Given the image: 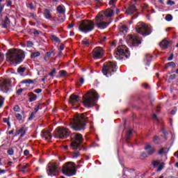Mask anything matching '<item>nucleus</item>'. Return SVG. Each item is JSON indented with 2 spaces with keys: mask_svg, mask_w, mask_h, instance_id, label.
Wrapping results in <instances>:
<instances>
[{
  "mask_svg": "<svg viewBox=\"0 0 178 178\" xmlns=\"http://www.w3.org/2000/svg\"><path fill=\"white\" fill-rule=\"evenodd\" d=\"M86 116L87 113L75 115L74 119L70 122V129L74 130V131H81V130L86 129L87 121L88 120V117Z\"/></svg>",
  "mask_w": 178,
  "mask_h": 178,
  "instance_id": "1",
  "label": "nucleus"
},
{
  "mask_svg": "<svg viewBox=\"0 0 178 178\" xmlns=\"http://www.w3.org/2000/svg\"><path fill=\"white\" fill-rule=\"evenodd\" d=\"M100 97L97 90L91 89L83 96V104L86 108H92L97 105Z\"/></svg>",
  "mask_w": 178,
  "mask_h": 178,
  "instance_id": "2",
  "label": "nucleus"
},
{
  "mask_svg": "<svg viewBox=\"0 0 178 178\" xmlns=\"http://www.w3.org/2000/svg\"><path fill=\"white\" fill-rule=\"evenodd\" d=\"M84 139L81 134L74 133L71 134L70 147L73 151H86V147L83 144Z\"/></svg>",
  "mask_w": 178,
  "mask_h": 178,
  "instance_id": "3",
  "label": "nucleus"
},
{
  "mask_svg": "<svg viewBox=\"0 0 178 178\" xmlns=\"http://www.w3.org/2000/svg\"><path fill=\"white\" fill-rule=\"evenodd\" d=\"M24 58H26L24 51L15 49L13 52H10L7 56V60L12 62L13 63H15L16 65H19L23 62Z\"/></svg>",
  "mask_w": 178,
  "mask_h": 178,
  "instance_id": "4",
  "label": "nucleus"
},
{
  "mask_svg": "<svg viewBox=\"0 0 178 178\" xmlns=\"http://www.w3.org/2000/svg\"><path fill=\"white\" fill-rule=\"evenodd\" d=\"M115 69L116 62L108 61L104 63L102 72L104 76L111 77V76H112V73H115V72H116Z\"/></svg>",
  "mask_w": 178,
  "mask_h": 178,
  "instance_id": "5",
  "label": "nucleus"
},
{
  "mask_svg": "<svg viewBox=\"0 0 178 178\" xmlns=\"http://www.w3.org/2000/svg\"><path fill=\"white\" fill-rule=\"evenodd\" d=\"M79 29L83 33H90L95 29V23L92 20L83 19L79 24Z\"/></svg>",
  "mask_w": 178,
  "mask_h": 178,
  "instance_id": "6",
  "label": "nucleus"
},
{
  "mask_svg": "<svg viewBox=\"0 0 178 178\" xmlns=\"http://www.w3.org/2000/svg\"><path fill=\"white\" fill-rule=\"evenodd\" d=\"M72 132L69 131L68 129L63 127H59L54 131L55 138H58L59 140H64L70 137Z\"/></svg>",
  "mask_w": 178,
  "mask_h": 178,
  "instance_id": "7",
  "label": "nucleus"
},
{
  "mask_svg": "<svg viewBox=\"0 0 178 178\" xmlns=\"http://www.w3.org/2000/svg\"><path fill=\"white\" fill-rule=\"evenodd\" d=\"M74 165V163L72 161L66 163L65 165L63 166L62 170L63 175H65V176H68L69 177L74 176V175L77 173V170L76 169V167L74 165Z\"/></svg>",
  "mask_w": 178,
  "mask_h": 178,
  "instance_id": "8",
  "label": "nucleus"
},
{
  "mask_svg": "<svg viewBox=\"0 0 178 178\" xmlns=\"http://www.w3.org/2000/svg\"><path fill=\"white\" fill-rule=\"evenodd\" d=\"M136 30L138 34H141L143 37H147L149 35L152 31L148 26L145 25L144 23H138L136 26Z\"/></svg>",
  "mask_w": 178,
  "mask_h": 178,
  "instance_id": "9",
  "label": "nucleus"
},
{
  "mask_svg": "<svg viewBox=\"0 0 178 178\" xmlns=\"http://www.w3.org/2000/svg\"><path fill=\"white\" fill-rule=\"evenodd\" d=\"M114 55L118 60H123V59H129L130 58V51L127 49L124 50L122 48H118Z\"/></svg>",
  "mask_w": 178,
  "mask_h": 178,
  "instance_id": "10",
  "label": "nucleus"
},
{
  "mask_svg": "<svg viewBox=\"0 0 178 178\" xmlns=\"http://www.w3.org/2000/svg\"><path fill=\"white\" fill-rule=\"evenodd\" d=\"M110 24L111 22H106L104 21V15H97L95 17V26H97L98 29L104 30V29H106V27H108Z\"/></svg>",
  "mask_w": 178,
  "mask_h": 178,
  "instance_id": "11",
  "label": "nucleus"
},
{
  "mask_svg": "<svg viewBox=\"0 0 178 178\" xmlns=\"http://www.w3.org/2000/svg\"><path fill=\"white\" fill-rule=\"evenodd\" d=\"M93 59H102L105 55V51L101 47H96L92 51Z\"/></svg>",
  "mask_w": 178,
  "mask_h": 178,
  "instance_id": "12",
  "label": "nucleus"
},
{
  "mask_svg": "<svg viewBox=\"0 0 178 178\" xmlns=\"http://www.w3.org/2000/svg\"><path fill=\"white\" fill-rule=\"evenodd\" d=\"M12 87V81L9 79H3L0 84V88L3 92H8Z\"/></svg>",
  "mask_w": 178,
  "mask_h": 178,
  "instance_id": "13",
  "label": "nucleus"
},
{
  "mask_svg": "<svg viewBox=\"0 0 178 178\" xmlns=\"http://www.w3.org/2000/svg\"><path fill=\"white\" fill-rule=\"evenodd\" d=\"M58 173V165L53 163L48 164L47 174L49 176H55Z\"/></svg>",
  "mask_w": 178,
  "mask_h": 178,
  "instance_id": "14",
  "label": "nucleus"
},
{
  "mask_svg": "<svg viewBox=\"0 0 178 178\" xmlns=\"http://www.w3.org/2000/svg\"><path fill=\"white\" fill-rule=\"evenodd\" d=\"M144 149L146 152V154H147V155L149 156L154 155V154H155L156 151V149H155V147L148 143L145 144Z\"/></svg>",
  "mask_w": 178,
  "mask_h": 178,
  "instance_id": "15",
  "label": "nucleus"
},
{
  "mask_svg": "<svg viewBox=\"0 0 178 178\" xmlns=\"http://www.w3.org/2000/svg\"><path fill=\"white\" fill-rule=\"evenodd\" d=\"M132 42V47H138L141 44V38L136 35H132L130 37Z\"/></svg>",
  "mask_w": 178,
  "mask_h": 178,
  "instance_id": "16",
  "label": "nucleus"
},
{
  "mask_svg": "<svg viewBox=\"0 0 178 178\" xmlns=\"http://www.w3.org/2000/svg\"><path fill=\"white\" fill-rule=\"evenodd\" d=\"M42 138H45V140H51L52 138V135L49 131L43 129L40 134Z\"/></svg>",
  "mask_w": 178,
  "mask_h": 178,
  "instance_id": "17",
  "label": "nucleus"
},
{
  "mask_svg": "<svg viewBox=\"0 0 178 178\" xmlns=\"http://www.w3.org/2000/svg\"><path fill=\"white\" fill-rule=\"evenodd\" d=\"M80 102V96L77 95L72 94L70 97L69 103L74 105V104Z\"/></svg>",
  "mask_w": 178,
  "mask_h": 178,
  "instance_id": "18",
  "label": "nucleus"
},
{
  "mask_svg": "<svg viewBox=\"0 0 178 178\" xmlns=\"http://www.w3.org/2000/svg\"><path fill=\"white\" fill-rule=\"evenodd\" d=\"M169 45H170V40H168L166 39L159 43V47H161L163 51H164V49H168V48H169Z\"/></svg>",
  "mask_w": 178,
  "mask_h": 178,
  "instance_id": "19",
  "label": "nucleus"
},
{
  "mask_svg": "<svg viewBox=\"0 0 178 178\" xmlns=\"http://www.w3.org/2000/svg\"><path fill=\"white\" fill-rule=\"evenodd\" d=\"M136 11L137 8H136V5L132 4L127 8L126 12L128 15H133V13H134Z\"/></svg>",
  "mask_w": 178,
  "mask_h": 178,
  "instance_id": "20",
  "label": "nucleus"
},
{
  "mask_svg": "<svg viewBox=\"0 0 178 178\" xmlns=\"http://www.w3.org/2000/svg\"><path fill=\"white\" fill-rule=\"evenodd\" d=\"M20 138H23V137H24V136H26V131L24 130V127H21L19 130H16L15 136L17 137V136H19V134H20Z\"/></svg>",
  "mask_w": 178,
  "mask_h": 178,
  "instance_id": "21",
  "label": "nucleus"
},
{
  "mask_svg": "<svg viewBox=\"0 0 178 178\" xmlns=\"http://www.w3.org/2000/svg\"><path fill=\"white\" fill-rule=\"evenodd\" d=\"M28 97H29V102H34V101H37V95L34 94L32 92L28 93Z\"/></svg>",
  "mask_w": 178,
  "mask_h": 178,
  "instance_id": "22",
  "label": "nucleus"
},
{
  "mask_svg": "<svg viewBox=\"0 0 178 178\" xmlns=\"http://www.w3.org/2000/svg\"><path fill=\"white\" fill-rule=\"evenodd\" d=\"M119 30H120V33H123L124 34L127 33L129 28H127V26L123 24H120L119 25Z\"/></svg>",
  "mask_w": 178,
  "mask_h": 178,
  "instance_id": "23",
  "label": "nucleus"
},
{
  "mask_svg": "<svg viewBox=\"0 0 178 178\" xmlns=\"http://www.w3.org/2000/svg\"><path fill=\"white\" fill-rule=\"evenodd\" d=\"M57 12L60 13V15H63L65 13V6L63 5H60L57 7Z\"/></svg>",
  "mask_w": 178,
  "mask_h": 178,
  "instance_id": "24",
  "label": "nucleus"
},
{
  "mask_svg": "<svg viewBox=\"0 0 178 178\" xmlns=\"http://www.w3.org/2000/svg\"><path fill=\"white\" fill-rule=\"evenodd\" d=\"M44 16L45 19H51V17H52V15H51V10L49 9H45Z\"/></svg>",
  "mask_w": 178,
  "mask_h": 178,
  "instance_id": "25",
  "label": "nucleus"
},
{
  "mask_svg": "<svg viewBox=\"0 0 178 178\" xmlns=\"http://www.w3.org/2000/svg\"><path fill=\"white\" fill-rule=\"evenodd\" d=\"M126 172H128L129 173H131V172H134V169L127 168H124L123 169L122 176H125V177H128L129 175L127 174H126Z\"/></svg>",
  "mask_w": 178,
  "mask_h": 178,
  "instance_id": "26",
  "label": "nucleus"
},
{
  "mask_svg": "<svg viewBox=\"0 0 178 178\" xmlns=\"http://www.w3.org/2000/svg\"><path fill=\"white\" fill-rule=\"evenodd\" d=\"M172 67L173 69H175V67H176V63H175V62L172 61V62H168V63H166L165 65V69H169V67Z\"/></svg>",
  "mask_w": 178,
  "mask_h": 178,
  "instance_id": "27",
  "label": "nucleus"
},
{
  "mask_svg": "<svg viewBox=\"0 0 178 178\" xmlns=\"http://www.w3.org/2000/svg\"><path fill=\"white\" fill-rule=\"evenodd\" d=\"M10 21H9V17H8V16H6L4 21L3 22V29H6L8 27V24H9Z\"/></svg>",
  "mask_w": 178,
  "mask_h": 178,
  "instance_id": "28",
  "label": "nucleus"
},
{
  "mask_svg": "<svg viewBox=\"0 0 178 178\" xmlns=\"http://www.w3.org/2000/svg\"><path fill=\"white\" fill-rule=\"evenodd\" d=\"M105 17H112L113 16V10H106L104 13Z\"/></svg>",
  "mask_w": 178,
  "mask_h": 178,
  "instance_id": "29",
  "label": "nucleus"
},
{
  "mask_svg": "<svg viewBox=\"0 0 178 178\" xmlns=\"http://www.w3.org/2000/svg\"><path fill=\"white\" fill-rule=\"evenodd\" d=\"M82 45H84L85 47H89L90 45V40H88L87 38H84L82 41Z\"/></svg>",
  "mask_w": 178,
  "mask_h": 178,
  "instance_id": "30",
  "label": "nucleus"
},
{
  "mask_svg": "<svg viewBox=\"0 0 178 178\" xmlns=\"http://www.w3.org/2000/svg\"><path fill=\"white\" fill-rule=\"evenodd\" d=\"M50 38L52 41H54V42H60V39H59V38L55 35H51Z\"/></svg>",
  "mask_w": 178,
  "mask_h": 178,
  "instance_id": "31",
  "label": "nucleus"
},
{
  "mask_svg": "<svg viewBox=\"0 0 178 178\" xmlns=\"http://www.w3.org/2000/svg\"><path fill=\"white\" fill-rule=\"evenodd\" d=\"M40 55H41V53H40V51L33 52L31 54V59H35V58H38V56H40Z\"/></svg>",
  "mask_w": 178,
  "mask_h": 178,
  "instance_id": "32",
  "label": "nucleus"
},
{
  "mask_svg": "<svg viewBox=\"0 0 178 178\" xmlns=\"http://www.w3.org/2000/svg\"><path fill=\"white\" fill-rule=\"evenodd\" d=\"M10 117H8V118H3V123H7V125L8 126V127H10L11 126V124H10Z\"/></svg>",
  "mask_w": 178,
  "mask_h": 178,
  "instance_id": "33",
  "label": "nucleus"
},
{
  "mask_svg": "<svg viewBox=\"0 0 178 178\" xmlns=\"http://www.w3.org/2000/svg\"><path fill=\"white\" fill-rule=\"evenodd\" d=\"M26 8L30 9V10H35V6H34V3H27Z\"/></svg>",
  "mask_w": 178,
  "mask_h": 178,
  "instance_id": "34",
  "label": "nucleus"
},
{
  "mask_svg": "<svg viewBox=\"0 0 178 178\" xmlns=\"http://www.w3.org/2000/svg\"><path fill=\"white\" fill-rule=\"evenodd\" d=\"M133 134V131L128 130L127 134H126V140L127 141H129L130 140V138L131 137V135Z\"/></svg>",
  "mask_w": 178,
  "mask_h": 178,
  "instance_id": "35",
  "label": "nucleus"
},
{
  "mask_svg": "<svg viewBox=\"0 0 178 178\" xmlns=\"http://www.w3.org/2000/svg\"><path fill=\"white\" fill-rule=\"evenodd\" d=\"M22 83L24 84H34L35 81L33 79H25L24 81H22Z\"/></svg>",
  "mask_w": 178,
  "mask_h": 178,
  "instance_id": "36",
  "label": "nucleus"
},
{
  "mask_svg": "<svg viewBox=\"0 0 178 178\" xmlns=\"http://www.w3.org/2000/svg\"><path fill=\"white\" fill-rule=\"evenodd\" d=\"M83 84H84V78L81 77V78H79V81L76 82V86L81 87V86H83Z\"/></svg>",
  "mask_w": 178,
  "mask_h": 178,
  "instance_id": "37",
  "label": "nucleus"
},
{
  "mask_svg": "<svg viewBox=\"0 0 178 178\" xmlns=\"http://www.w3.org/2000/svg\"><path fill=\"white\" fill-rule=\"evenodd\" d=\"M145 158H148V154H147V152H143L140 154V159H145Z\"/></svg>",
  "mask_w": 178,
  "mask_h": 178,
  "instance_id": "38",
  "label": "nucleus"
},
{
  "mask_svg": "<svg viewBox=\"0 0 178 178\" xmlns=\"http://www.w3.org/2000/svg\"><path fill=\"white\" fill-rule=\"evenodd\" d=\"M165 20L167 22H172V20H173V16H172V15L168 14L165 16Z\"/></svg>",
  "mask_w": 178,
  "mask_h": 178,
  "instance_id": "39",
  "label": "nucleus"
},
{
  "mask_svg": "<svg viewBox=\"0 0 178 178\" xmlns=\"http://www.w3.org/2000/svg\"><path fill=\"white\" fill-rule=\"evenodd\" d=\"M5 103V98L0 95V108L3 106V104Z\"/></svg>",
  "mask_w": 178,
  "mask_h": 178,
  "instance_id": "40",
  "label": "nucleus"
},
{
  "mask_svg": "<svg viewBox=\"0 0 178 178\" xmlns=\"http://www.w3.org/2000/svg\"><path fill=\"white\" fill-rule=\"evenodd\" d=\"M26 72V67H19L17 68L18 73H24Z\"/></svg>",
  "mask_w": 178,
  "mask_h": 178,
  "instance_id": "41",
  "label": "nucleus"
},
{
  "mask_svg": "<svg viewBox=\"0 0 178 178\" xmlns=\"http://www.w3.org/2000/svg\"><path fill=\"white\" fill-rule=\"evenodd\" d=\"M153 143L155 144H159V136H156L153 138Z\"/></svg>",
  "mask_w": 178,
  "mask_h": 178,
  "instance_id": "42",
  "label": "nucleus"
},
{
  "mask_svg": "<svg viewBox=\"0 0 178 178\" xmlns=\"http://www.w3.org/2000/svg\"><path fill=\"white\" fill-rule=\"evenodd\" d=\"M8 155H13L15 154V151L13 150V148L10 147L7 150Z\"/></svg>",
  "mask_w": 178,
  "mask_h": 178,
  "instance_id": "43",
  "label": "nucleus"
},
{
  "mask_svg": "<svg viewBox=\"0 0 178 178\" xmlns=\"http://www.w3.org/2000/svg\"><path fill=\"white\" fill-rule=\"evenodd\" d=\"M35 111L32 112L29 116V118H28L29 120H33V119H34V118H35Z\"/></svg>",
  "mask_w": 178,
  "mask_h": 178,
  "instance_id": "44",
  "label": "nucleus"
},
{
  "mask_svg": "<svg viewBox=\"0 0 178 178\" xmlns=\"http://www.w3.org/2000/svg\"><path fill=\"white\" fill-rule=\"evenodd\" d=\"M40 106H41V104H36L33 112L37 113L38 112V111H40Z\"/></svg>",
  "mask_w": 178,
  "mask_h": 178,
  "instance_id": "45",
  "label": "nucleus"
},
{
  "mask_svg": "<svg viewBox=\"0 0 178 178\" xmlns=\"http://www.w3.org/2000/svg\"><path fill=\"white\" fill-rule=\"evenodd\" d=\"M15 116L17 120H22V119H23V116H22L20 113H16Z\"/></svg>",
  "mask_w": 178,
  "mask_h": 178,
  "instance_id": "46",
  "label": "nucleus"
},
{
  "mask_svg": "<svg viewBox=\"0 0 178 178\" xmlns=\"http://www.w3.org/2000/svg\"><path fill=\"white\" fill-rule=\"evenodd\" d=\"M60 77H63V76H66L67 72L65 70H60L59 72Z\"/></svg>",
  "mask_w": 178,
  "mask_h": 178,
  "instance_id": "47",
  "label": "nucleus"
},
{
  "mask_svg": "<svg viewBox=\"0 0 178 178\" xmlns=\"http://www.w3.org/2000/svg\"><path fill=\"white\" fill-rule=\"evenodd\" d=\"M52 52L53 51H47V53H46V55H45V56L44 57V60H46L47 59V58H51V55H52Z\"/></svg>",
  "mask_w": 178,
  "mask_h": 178,
  "instance_id": "48",
  "label": "nucleus"
},
{
  "mask_svg": "<svg viewBox=\"0 0 178 178\" xmlns=\"http://www.w3.org/2000/svg\"><path fill=\"white\" fill-rule=\"evenodd\" d=\"M4 8H5V5L0 3V16H2V12H3Z\"/></svg>",
  "mask_w": 178,
  "mask_h": 178,
  "instance_id": "49",
  "label": "nucleus"
},
{
  "mask_svg": "<svg viewBox=\"0 0 178 178\" xmlns=\"http://www.w3.org/2000/svg\"><path fill=\"white\" fill-rule=\"evenodd\" d=\"M55 73H56V69L54 68L52 71L49 73V76H50V77H54V74H55Z\"/></svg>",
  "mask_w": 178,
  "mask_h": 178,
  "instance_id": "50",
  "label": "nucleus"
},
{
  "mask_svg": "<svg viewBox=\"0 0 178 178\" xmlns=\"http://www.w3.org/2000/svg\"><path fill=\"white\" fill-rule=\"evenodd\" d=\"M149 58H152V56H151L149 54H146L145 60H146L147 62H151V60H149Z\"/></svg>",
  "mask_w": 178,
  "mask_h": 178,
  "instance_id": "51",
  "label": "nucleus"
},
{
  "mask_svg": "<svg viewBox=\"0 0 178 178\" xmlns=\"http://www.w3.org/2000/svg\"><path fill=\"white\" fill-rule=\"evenodd\" d=\"M175 79H176V74H172L170 76L169 79H168V83H171V80H175Z\"/></svg>",
  "mask_w": 178,
  "mask_h": 178,
  "instance_id": "52",
  "label": "nucleus"
},
{
  "mask_svg": "<svg viewBox=\"0 0 178 178\" xmlns=\"http://www.w3.org/2000/svg\"><path fill=\"white\" fill-rule=\"evenodd\" d=\"M31 30H32V31H33V33L34 35H40V33H41V31H37V30H35V29H33Z\"/></svg>",
  "mask_w": 178,
  "mask_h": 178,
  "instance_id": "53",
  "label": "nucleus"
},
{
  "mask_svg": "<svg viewBox=\"0 0 178 178\" xmlns=\"http://www.w3.org/2000/svg\"><path fill=\"white\" fill-rule=\"evenodd\" d=\"M33 45H34V43L30 40L26 41V47H33Z\"/></svg>",
  "mask_w": 178,
  "mask_h": 178,
  "instance_id": "54",
  "label": "nucleus"
},
{
  "mask_svg": "<svg viewBox=\"0 0 178 178\" xmlns=\"http://www.w3.org/2000/svg\"><path fill=\"white\" fill-rule=\"evenodd\" d=\"M33 92H35V94H41V92H42V89L41 88L35 89L33 90Z\"/></svg>",
  "mask_w": 178,
  "mask_h": 178,
  "instance_id": "55",
  "label": "nucleus"
},
{
  "mask_svg": "<svg viewBox=\"0 0 178 178\" xmlns=\"http://www.w3.org/2000/svg\"><path fill=\"white\" fill-rule=\"evenodd\" d=\"M176 3L172 0H169L167 1V5H170V6H173V5H175Z\"/></svg>",
  "mask_w": 178,
  "mask_h": 178,
  "instance_id": "56",
  "label": "nucleus"
},
{
  "mask_svg": "<svg viewBox=\"0 0 178 178\" xmlns=\"http://www.w3.org/2000/svg\"><path fill=\"white\" fill-rule=\"evenodd\" d=\"M23 91H24V89L23 88L18 89L16 92L17 95H20V94H22Z\"/></svg>",
  "mask_w": 178,
  "mask_h": 178,
  "instance_id": "57",
  "label": "nucleus"
},
{
  "mask_svg": "<svg viewBox=\"0 0 178 178\" xmlns=\"http://www.w3.org/2000/svg\"><path fill=\"white\" fill-rule=\"evenodd\" d=\"M165 152V148L162 147L160 150L158 152L159 155H163V154Z\"/></svg>",
  "mask_w": 178,
  "mask_h": 178,
  "instance_id": "58",
  "label": "nucleus"
},
{
  "mask_svg": "<svg viewBox=\"0 0 178 178\" xmlns=\"http://www.w3.org/2000/svg\"><path fill=\"white\" fill-rule=\"evenodd\" d=\"M14 111L15 112H20V106H19L18 105L15 106Z\"/></svg>",
  "mask_w": 178,
  "mask_h": 178,
  "instance_id": "59",
  "label": "nucleus"
},
{
  "mask_svg": "<svg viewBox=\"0 0 178 178\" xmlns=\"http://www.w3.org/2000/svg\"><path fill=\"white\" fill-rule=\"evenodd\" d=\"M76 152L74 153V156L73 158H79V156L80 155V152H79V151H75Z\"/></svg>",
  "mask_w": 178,
  "mask_h": 178,
  "instance_id": "60",
  "label": "nucleus"
},
{
  "mask_svg": "<svg viewBox=\"0 0 178 178\" xmlns=\"http://www.w3.org/2000/svg\"><path fill=\"white\" fill-rule=\"evenodd\" d=\"M163 169V164H160L158 167L157 172H161Z\"/></svg>",
  "mask_w": 178,
  "mask_h": 178,
  "instance_id": "61",
  "label": "nucleus"
},
{
  "mask_svg": "<svg viewBox=\"0 0 178 178\" xmlns=\"http://www.w3.org/2000/svg\"><path fill=\"white\" fill-rule=\"evenodd\" d=\"M29 154H30V151H29V149H25L24 151V155H25V156H29Z\"/></svg>",
  "mask_w": 178,
  "mask_h": 178,
  "instance_id": "62",
  "label": "nucleus"
},
{
  "mask_svg": "<svg viewBox=\"0 0 178 178\" xmlns=\"http://www.w3.org/2000/svg\"><path fill=\"white\" fill-rule=\"evenodd\" d=\"M6 6L9 8V6H12V0H8L6 1Z\"/></svg>",
  "mask_w": 178,
  "mask_h": 178,
  "instance_id": "63",
  "label": "nucleus"
},
{
  "mask_svg": "<svg viewBox=\"0 0 178 178\" xmlns=\"http://www.w3.org/2000/svg\"><path fill=\"white\" fill-rule=\"evenodd\" d=\"M152 165H153L154 168H156V166H158V165H159V163L157 161H154L152 162Z\"/></svg>",
  "mask_w": 178,
  "mask_h": 178,
  "instance_id": "64",
  "label": "nucleus"
}]
</instances>
